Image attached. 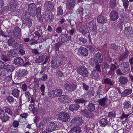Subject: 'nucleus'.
<instances>
[{
    "label": "nucleus",
    "mask_w": 133,
    "mask_h": 133,
    "mask_svg": "<svg viewBox=\"0 0 133 133\" xmlns=\"http://www.w3.org/2000/svg\"><path fill=\"white\" fill-rule=\"evenodd\" d=\"M21 20L24 23V24H26L29 27L32 26V19L29 17V12L27 11H25L22 14Z\"/></svg>",
    "instance_id": "f257e3e1"
},
{
    "label": "nucleus",
    "mask_w": 133,
    "mask_h": 133,
    "mask_svg": "<svg viewBox=\"0 0 133 133\" xmlns=\"http://www.w3.org/2000/svg\"><path fill=\"white\" fill-rule=\"evenodd\" d=\"M62 93V90L59 89H57L49 92L48 94L50 97H57L60 96H61Z\"/></svg>",
    "instance_id": "f03ea898"
},
{
    "label": "nucleus",
    "mask_w": 133,
    "mask_h": 133,
    "mask_svg": "<svg viewBox=\"0 0 133 133\" xmlns=\"http://www.w3.org/2000/svg\"><path fill=\"white\" fill-rule=\"evenodd\" d=\"M71 123L74 124L75 127H79L82 124L83 120L81 117H76L71 120Z\"/></svg>",
    "instance_id": "7ed1b4c3"
},
{
    "label": "nucleus",
    "mask_w": 133,
    "mask_h": 133,
    "mask_svg": "<svg viewBox=\"0 0 133 133\" xmlns=\"http://www.w3.org/2000/svg\"><path fill=\"white\" fill-rule=\"evenodd\" d=\"M77 71L79 75L85 77H87L89 74L87 69L82 66L79 67Z\"/></svg>",
    "instance_id": "20e7f679"
},
{
    "label": "nucleus",
    "mask_w": 133,
    "mask_h": 133,
    "mask_svg": "<svg viewBox=\"0 0 133 133\" xmlns=\"http://www.w3.org/2000/svg\"><path fill=\"white\" fill-rule=\"evenodd\" d=\"M36 6L35 4L33 3L29 4L28 10L30 15L32 16H35L36 15L37 9L36 10Z\"/></svg>",
    "instance_id": "39448f33"
},
{
    "label": "nucleus",
    "mask_w": 133,
    "mask_h": 133,
    "mask_svg": "<svg viewBox=\"0 0 133 133\" xmlns=\"http://www.w3.org/2000/svg\"><path fill=\"white\" fill-rule=\"evenodd\" d=\"M58 118L59 120L65 122L68 121L70 117L68 114L62 111L59 113Z\"/></svg>",
    "instance_id": "423d86ee"
},
{
    "label": "nucleus",
    "mask_w": 133,
    "mask_h": 133,
    "mask_svg": "<svg viewBox=\"0 0 133 133\" xmlns=\"http://www.w3.org/2000/svg\"><path fill=\"white\" fill-rule=\"evenodd\" d=\"M88 26L92 33L93 34H96L97 31V27L95 22L93 21L89 22Z\"/></svg>",
    "instance_id": "0eeeda50"
},
{
    "label": "nucleus",
    "mask_w": 133,
    "mask_h": 133,
    "mask_svg": "<svg viewBox=\"0 0 133 133\" xmlns=\"http://www.w3.org/2000/svg\"><path fill=\"white\" fill-rule=\"evenodd\" d=\"M21 29L18 27L15 28L13 31V35L17 39H20L22 36Z\"/></svg>",
    "instance_id": "6e6552de"
},
{
    "label": "nucleus",
    "mask_w": 133,
    "mask_h": 133,
    "mask_svg": "<svg viewBox=\"0 0 133 133\" xmlns=\"http://www.w3.org/2000/svg\"><path fill=\"white\" fill-rule=\"evenodd\" d=\"M57 126L56 123L53 122H49L48 124V129H47L49 130V131L50 132L56 129L58 130V128Z\"/></svg>",
    "instance_id": "1a4fd4ad"
},
{
    "label": "nucleus",
    "mask_w": 133,
    "mask_h": 133,
    "mask_svg": "<svg viewBox=\"0 0 133 133\" xmlns=\"http://www.w3.org/2000/svg\"><path fill=\"white\" fill-rule=\"evenodd\" d=\"M7 43L9 46H11L15 48H17L19 44V43H18L14 38H12L8 40Z\"/></svg>",
    "instance_id": "9d476101"
},
{
    "label": "nucleus",
    "mask_w": 133,
    "mask_h": 133,
    "mask_svg": "<svg viewBox=\"0 0 133 133\" xmlns=\"http://www.w3.org/2000/svg\"><path fill=\"white\" fill-rule=\"evenodd\" d=\"M121 69L124 72H128L130 71L129 65L127 62H122L121 64Z\"/></svg>",
    "instance_id": "9b49d317"
},
{
    "label": "nucleus",
    "mask_w": 133,
    "mask_h": 133,
    "mask_svg": "<svg viewBox=\"0 0 133 133\" xmlns=\"http://www.w3.org/2000/svg\"><path fill=\"white\" fill-rule=\"evenodd\" d=\"M65 89L67 90L72 91L76 88V86L74 84L66 83L64 85Z\"/></svg>",
    "instance_id": "f8f14e48"
},
{
    "label": "nucleus",
    "mask_w": 133,
    "mask_h": 133,
    "mask_svg": "<svg viewBox=\"0 0 133 133\" xmlns=\"http://www.w3.org/2000/svg\"><path fill=\"white\" fill-rule=\"evenodd\" d=\"M124 33L127 37H129L133 34V29L131 27H126L125 28Z\"/></svg>",
    "instance_id": "ddd939ff"
},
{
    "label": "nucleus",
    "mask_w": 133,
    "mask_h": 133,
    "mask_svg": "<svg viewBox=\"0 0 133 133\" xmlns=\"http://www.w3.org/2000/svg\"><path fill=\"white\" fill-rule=\"evenodd\" d=\"M95 56L94 61L95 63H99L102 62L103 56L101 54L99 53L96 54Z\"/></svg>",
    "instance_id": "4468645a"
},
{
    "label": "nucleus",
    "mask_w": 133,
    "mask_h": 133,
    "mask_svg": "<svg viewBox=\"0 0 133 133\" xmlns=\"http://www.w3.org/2000/svg\"><path fill=\"white\" fill-rule=\"evenodd\" d=\"M58 99L61 102L66 103L68 102L67 100L70 101L71 98L66 95H63L59 96Z\"/></svg>",
    "instance_id": "2eb2a0df"
},
{
    "label": "nucleus",
    "mask_w": 133,
    "mask_h": 133,
    "mask_svg": "<svg viewBox=\"0 0 133 133\" xmlns=\"http://www.w3.org/2000/svg\"><path fill=\"white\" fill-rule=\"evenodd\" d=\"M118 12L115 10H113L111 12L110 14L111 19L113 21L116 20L118 18Z\"/></svg>",
    "instance_id": "dca6fc26"
},
{
    "label": "nucleus",
    "mask_w": 133,
    "mask_h": 133,
    "mask_svg": "<svg viewBox=\"0 0 133 133\" xmlns=\"http://www.w3.org/2000/svg\"><path fill=\"white\" fill-rule=\"evenodd\" d=\"M61 39L62 43H65L71 39V35H68L67 34H63L61 36Z\"/></svg>",
    "instance_id": "f3484780"
},
{
    "label": "nucleus",
    "mask_w": 133,
    "mask_h": 133,
    "mask_svg": "<svg viewBox=\"0 0 133 133\" xmlns=\"http://www.w3.org/2000/svg\"><path fill=\"white\" fill-rule=\"evenodd\" d=\"M75 2L74 0H67L66 8L68 10L72 9L75 5Z\"/></svg>",
    "instance_id": "a211bd4d"
},
{
    "label": "nucleus",
    "mask_w": 133,
    "mask_h": 133,
    "mask_svg": "<svg viewBox=\"0 0 133 133\" xmlns=\"http://www.w3.org/2000/svg\"><path fill=\"white\" fill-rule=\"evenodd\" d=\"M117 68V66L114 64L111 63L110 67V70L108 72L107 75L109 76L114 74L115 70Z\"/></svg>",
    "instance_id": "6ab92c4d"
},
{
    "label": "nucleus",
    "mask_w": 133,
    "mask_h": 133,
    "mask_svg": "<svg viewBox=\"0 0 133 133\" xmlns=\"http://www.w3.org/2000/svg\"><path fill=\"white\" fill-rule=\"evenodd\" d=\"M129 51L128 50H125V51L123 52L119 56L118 58V60L119 61H124L126 59L128 56Z\"/></svg>",
    "instance_id": "aec40b11"
},
{
    "label": "nucleus",
    "mask_w": 133,
    "mask_h": 133,
    "mask_svg": "<svg viewBox=\"0 0 133 133\" xmlns=\"http://www.w3.org/2000/svg\"><path fill=\"white\" fill-rule=\"evenodd\" d=\"M121 20L122 22H124L126 23L129 21V17L127 14L123 13L121 15Z\"/></svg>",
    "instance_id": "412c9836"
},
{
    "label": "nucleus",
    "mask_w": 133,
    "mask_h": 133,
    "mask_svg": "<svg viewBox=\"0 0 133 133\" xmlns=\"http://www.w3.org/2000/svg\"><path fill=\"white\" fill-rule=\"evenodd\" d=\"M24 62L23 59L21 57L16 58L14 60V63L15 64L18 66L23 64Z\"/></svg>",
    "instance_id": "4be33fe9"
},
{
    "label": "nucleus",
    "mask_w": 133,
    "mask_h": 133,
    "mask_svg": "<svg viewBox=\"0 0 133 133\" xmlns=\"http://www.w3.org/2000/svg\"><path fill=\"white\" fill-rule=\"evenodd\" d=\"M97 20L99 23L102 24L106 23L107 21L106 18L102 15H100L97 17Z\"/></svg>",
    "instance_id": "5701e85b"
},
{
    "label": "nucleus",
    "mask_w": 133,
    "mask_h": 133,
    "mask_svg": "<svg viewBox=\"0 0 133 133\" xmlns=\"http://www.w3.org/2000/svg\"><path fill=\"white\" fill-rule=\"evenodd\" d=\"M8 9L9 11L13 12L16 10V6L15 5L14 1L10 2L8 6Z\"/></svg>",
    "instance_id": "b1692460"
},
{
    "label": "nucleus",
    "mask_w": 133,
    "mask_h": 133,
    "mask_svg": "<svg viewBox=\"0 0 133 133\" xmlns=\"http://www.w3.org/2000/svg\"><path fill=\"white\" fill-rule=\"evenodd\" d=\"M91 78L95 80L98 79L99 78V74L95 71L93 70L90 74Z\"/></svg>",
    "instance_id": "393cba45"
},
{
    "label": "nucleus",
    "mask_w": 133,
    "mask_h": 133,
    "mask_svg": "<svg viewBox=\"0 0 133 133\" xmlns=\"http://www.w3.org/2000/svg\"><path fill=\"white\" fill-rule=\"evenodd\" d=\"M108 100L106 97L103 98L98 101L99 105L102 106H104L107 105V101Z\"/></svg>",
    "instance_id": "a878e982"
},
{
    "label": "nucleus",
    "mask_w": 133,
    "mask_h": 133,
    "mask_svg": "<svg viewBox=\"0 0 133 133\" xmlns=\"http://www.w3.org/2000/svg\"><path fill=\"white\" fill-rule=\"evenodd\" d=\"M79 50L80 53L83 56H87L88 54V50L85 48L81 47L79 48Z\"/></svg>",
    "instance_id": "bb28decb"
},
{
    "label": "nucleus",
    "mask_w": 133,
    "mask_h": 133,
    "mask_svg": "<svg viewBox=\"0 0 133 133\" xmlns=\"http://www.w3.org/2000/svg\"><path fill=\"white\" fill-rule=\"evenodd\" d=\"M119 81L122 85H124L127 83L128 80L127 77L121 76L119 78Z\"/></svg>",
    "instance_id": "cd10ccee"
},
{
    "label": "nucleus",
    "mask_w": 133,
    "mask_h": 133,
    "mask_svg": "<svg viewBox=\"0 0 133 133\" xmlns=\"http://www.w3.org/2000/svg\"><path fill=\"white\" fill-rule=\"evenodd\" d=\"M41 10L40 7H38L37 9L36 14H37L38 20H39V21L40 22H41L43 21V19L42 18L41 14Z\"/></svg>",
    "instance_id": "c85d7f7f"
},
{
    "label": "nucleus",
    "mask_w": 133,
    "mask_h": 133,
    "mask_svg": "<svg viewBox=\"0 0 133 133\" xmlns=\"http://www.w3.org/2000/svg\"><path fill=\"white\" fill-rule=\"evenodd\" d=\"M80 106L78 104H76L70 105L69 108L71 111H75L78 110L80 108Z\"/></svg>",
    "instance_id": "c756f323"
},
{
    "label": "nucleus",
    "mask_w": 133,
    "mask_h": 133,
    "mask_svg": "<svg viewBox=\"0 0 133 133\" xmlns=\"http://www.w3.org/2000/svg\"><path fill=\"white\" fill-rule=\"evenodd\" d=\"M20 91L17 89H14L12 91V95L15 97L18 98L19 97Z\"/></svg>",
    "instance_id": "7c9ffc66"
},
{
    "label": "nucleus",
    "mask_w": 133,
    "mask_h": 133,
    "mask_svg": "<svg viewBox=\"0 0 133 133\" xmlns=\"http://www.w3.org/2000/svg\"><path fill=\"white\" fill-rule=\"evenodd\" d=\"M17 55L16 50L14 49H11L9 51L7 55L10 57H16Z\"/></svg>",
    "instance_id": "2f4dec72"
},
{
    "label": "nucleus",
    "mask_w": 133,
    "mask_h": 133,
    "mask_svg": "<svg viewBox=\"0 0 133 133\" xmlns=\"http://www.w3.org/2000/svg\"><path fill=\"white\" fill-rule=\"evenodd\" d=\"M87 108L89 111L93 112L94 111L95 107L94 104L92 103H90L87 105Z\"/></svg>",
    "instance_id": "473e14b6"
},
{
    "label": "nucleus",
    "mask_w": 133,
    "mask_h": 133,
    "mask_svg": "<svg viewBox=\"0 0 133 133\" xmlns=\"http://www.w3.org/2000/svg\"><path fill=\"white\" fill-rule=\"evenodd\" d=\"M81 132V128L80 127H74L70 130L69 133H80Z\"/></svg>",
    "instance_id": "72a5a7b5"
},
{
    "label": "nucleus",
    "mask_w": 133,
    "mask_h": 133,
    "mask_svg": "<svg viewBox=\"0 0 133 133\" xmlns=\"http://www.w3.org/2000/svg\"><path fill=\"white\" fill-rule=\"evenodd\" d=\"M132 92V90L131 89H125L122 93V95L123 96H125L130 94Z\"/></svg>",
    "instance_id": "f704fd0d"
},
{
    "label": "nucleus",
    "mask_w": 133,
    "mask_h": 133,
    "mask_svg": "<svg viewBox=\"0 0 133 133\" xmlns=\"http://www.w3.org/2000/svg\"><path fill=\"white\" fill-rule=\"evenodd\" d=\"M110 67L109 65L106 62L103 63L101 64V68L102 70L105 71L106 73H107V71L106 70L109 69Z\"/></svg>",
    "instance_id": "c9c22d12"
},
{
    "label": "nucleus",
    "mask_w": 133,
    "mask_h": 133,
    "mask_svg": "<svg viewBox=\"0 0 133 133\" xmlns=\"http://www.w3.org/2000/svg\"><path fill=\"white\" fill-rule=\"evenodd\" d=\"M44 6L50 10L54 8L53 4L50 1L46 2L44 4Z\"/></svg>",
    "instance_id": "e433bc0d"
},
{
    "label": "nucleus",
    "mask_w": 133,
    "mask_h": 133,
    "mask_svg": "<svg viewBox=\"0 0 133 133\" xmlns=\"http://www.w3.org/2000/svg\"><path fill=\"white\" fill-rule=\"evenodd\" d=\"M45 58V56L44 55L40 56L36 58L35 61V62L38 64L41 63L44 60Z\"/></svg>",
    "instance_id": "4c0bfd02"
},
{
    "label": "nucleus",
    "mask_w": 133,
    "mask_h": 133,
    "mask_svg": "<svg viewBox=\"0 0 133 133\" xmlns=\"http://www.w3.org/2000/svg\"><path fill=\"white\" fill-rule=\"evenodd\" d=\"M75 102L77 104L81 103L84 104L87 102V101L83 98H80L78 99H75Z\"/></svg>",
    "instance_id": "58836bf2"
},
{
    "label": "nucleus",
    "mask_w": 133,
    "mask_h": 133,
    "mask_svg": "<svg viewBox=\"0 0 133 133\" xmlns=\"http://www.w3.org/2000/svg\"><path fill=\"white\" fill-rule=\"evenodd\" d=\"M79 32L85 35L87 32L86 30L85 27V26H81L79 29Z\"/></svg>",
    "instance_id": "ea45409f"
},
{
    "label": "nucleus",
    "mask_w": 133,
    "mask_h": 133,
    "mask_svg": "<svg viewBox=\"0 0 133 133\" xmlns=\"http://www.w3.org/2000/svg\"><path fill=\"white\" fill-rule=\"evenodd\" d=\"M6 70L7 72H12L14 69L15 68L14 66L10 65H7L5 66Z\"/></svg>",
    "instance_id": "a19ab883"
},
{
    "label": "nucleus",
    "mask_w": 133,
    "mask_h": 133,
    "mask_svg": "<svg viewBox=\"0 0 133 133\" xmlns=\"http://www.w3.org/2000/svg\"><path fill=\"white\" fill-rule=\"evenodd\" d=\"M83 8L80 6L76 11V13L77 15H79L81 16V15H83Z\"/></svg>",
    "instance_id": "79ce46f5"
},
{
    "label": "nucleus",
    "mask_w": 133,
    "mask_h": 133,
    "mask_svg": "<svg viewBox=\"0 0 133 133\" xmlns=\"http://www.w3.org/2000/svg\"><path fill=\"white\" fill-rule=\"evenodd\" d=\"M56 61V63L57 64V65L59 67L62 64L63 62V59L62 57H59L54 59Z\"/></svg>",
    "instance_id": "37998d69"
},
{
    "label": "nucleus",
    "mask_w": 133,
    "mask_h": 133,
    "mask_svg": "<svg viewBox=\"0 0 133 133\" xmlns=\"http://www.w3.org/2000/svg\"><path fill=\"white\" fill-rule=\"evenodd\" d=\"M8 73L5 68L0 69V76H3L6 75Z\"/></svg>",
    "instance_id": "c03bdc74"
},
{
    "label": "nucleus",
    "mask_w": 133,
    "mask_h": 133,
    "mask_svg": "<svg viewBox=\"0 0 133 133\" xmlns=\"http://www.w3.org/2000/svg\"><path fill=\"white\" fill-rule=\"evenodd\" d=\"M19 75L21 76H25L27 74V72L25 69L19 71Z\"/></svg>",
    "instance_id": "a18cd8bd"
},
{
    "label": "nucleus",
    "mask_w": 133,
    "mask_h": 133,
    "mask_svg": "<svg viewBox=\"0 0 133 133\" xmlns=\"http://www.w3.org/2000/svg\"><path fill=\"white\" fill-rule=\"evenodd\" d=\"M10 117L7 115L4 114L3 117L1 118L3 122H5L8 121Z\"/></svg>",
    "instance_id": "49530a36"
},
{
    "label": "nucleus",
    "mask_w": 133,
    "mask_h": 133,
    "mask_svg": "<svg viewBox=\"0 0 133 133\" xmlns=\"http://www.w3.org/2000/svg\"><path fill=\"white\" fill-rule=\"evenodd\" d=\"M107 121L105 118H102L101 119L100 123L102 126H105L107 123Z\"/></svg>",
    "instance_id": "de8ad7c7"
},
{
    "label": "nucleus",
    "mask_w": 133,
    "mask_h": 133,
    "mask_svg": "<svg viewBox=\"0 0 133 133\" xmlns=\"http://www.w3.org/2000/svg\"><path fill=\"white\" fill-rule=\"evenodd\" d=\"M62 43L60 42H59L56 43L55 45V51H58L59 50V48L60 46L62 45Z\"/></svg>",
    "instance_id": "09e8293b"
},
{
    "label": "nucleus",
    "mask_w": 133,
    "mask_h": 133,
    "mask_svg": "<svg viewBox=\"0 0 133 133\" xmlns=\"http://www.w3.org/2000/svg\"><path fill=\"white\" fill-rule=\"evenodd\" d=\"M1 60L4 61L5 62L9 61L10 58L7 56L1 55Z\"/></svg>",
    "instance_id": "8fccbe9b"
},
{
    "label": "nucleus",
    "mask_w": 133,
    "mask_h": 133,
    "mask_svg": "<svg viewBox=\"0 0 133 133\" xmlns=\"http://www.w3.org/2000/svg\"><path fill=\"white\" fill-rule=\"evenodd\" d=\"M57 14L58 15H62L63 14V10L61 6L58 7L57 9Z\"/></svg>",
    "instance_id": "3c124183"
},
{
    "label": "nucleus",
    "mask_w": 133,
    "mask_h": 133,
    "mask_svg": "<svg viewBox=\"0 0 133 133\" xmlns=\"http://www.w3.org/2000/svg\"><path fill=\"white\" fill-rule=\"evenodd\" d=\"M116 0H110L109 2L110 6L111 8L113 9L116 5Z\"/></svg>",
    "instance_id": "603ef678"
},
{
    "label": "nucleus",
    "mask_w": 133,
    "mask_h": 133,
    "mask_svg": "<svg viewBox=\"0 0 133 133\" xmlns=\"http://www.w3.org/2000/svg\"><path fill=\"white\" fill-rule=\"evenodd\" d=\"M57 64L56 63V61L54 59L51 62V66L52 68H56L59 67Z\"/></svg>",
    "instance_id": "864d4df0"
},
{
    "label": "nucleus",
    "mask_w": 133,
    "mask_h": 133,
    "mask_svg": "<svg viewBox=\"0 0 133 133\" xmlns=\"http://www.w3.org/2000/svg\"><path fill=\"white\" fill-rule=\"evenodd\" d=\"M6 98L7 101L9 103H12L14 101V98L12 96L8 95L6 96Z\"/></svg>",
    "instance_id": "5fc2aeb1"
},
{
    "label": "nucleus",
    "mask_w": 133,
    "mask_h": 133,
    "mask_svg": "<svg viewBox=\"0 0 133 133\" xmlns=\"http://www.w3.org/2000/svg\"><path fill=\"white\" fill-rule=\"evenodd\" d=\"M129 115V114H125L123 112L122 115L120 116V118L122 120L125 119L126 120L127 117Z\"/></svg>",
    "instance_id": "6e6d98bb"
},
{
    "label": "nucleus",
    "mask_w": 133,
    "mask_h": 133,
    "mask_svg": "<svg viewBox=\"0 0 133 133\" xmlns=\"http://www.w3.org/2000/svg\"><path fill=\"white\" fill-rule=\"evenodd\" d=\"M124 108L127 109L130 108L131 106L130 102L129 101H125L124 103Z\"/></svg>",
    "instance_id": "4d7b16f0"
},
{
    "label": "nucleus",
    "mask_w": 133,
    "mask_h": 133,
    "mask_svg": "<svg viewBox=\"0 0 133 133\" xmlns=\"http://www.w3.org/2000/svg\"><path fill=\"white\" fill-rule=\"evenodd\" d=\"M104 82L105 83L110 84L111 86L113 85L114 84L113 82L111 81V80L110 79L108 78L104 79Z\"/></svg>",
    "instance_id": "13d9d810"
},
{
    "label": "nucleus",
    "mask_w": 133,
    "mask_h": 133,
    "mask_svg": "<svg viewBox=\"0 0 133 133\" xmlns=\"http://www.w3.org/2000/svg\"><path fill=\"white\" fill-rule=\"evenodd\" d=\"M94 90L93 88H92L90 89L87 92V94L89 96H91L94 95Z\"/></svg>",
    "instance_id": "bf43d9fd"
},
{
    "label": "nucleus",
    "mask_w": 133,
    "mask_h": 133,
    "mask_svg": "<svg viewBox=\"0 0 133 133\" xmlns=\"http://www.w3.org/2000/svg\"><path fill=\"white\" fill-rule=\"evenodd\" d=\"M123 5L125 9H126L128 6L129 1L128 0H123Z\"/></svg>",
    "instance_id": "052dcab7"
},
{
    "label": "nucleus",
    "mask_w": 133,
    "mask_h": 133,
    "mask_svg": "<svg viewBox=\"0 0 133 133\" xmlns=\"http://www.w3.org/2000/svg\"><path fill=\"white\" fill-rule=\"evenodd\" d=\"M5 111L6 112L9 114L12 115V112L11 109L7 107H5Z\"/></svg>",
    "instance_id": "680f3d73"
},
{
    "label": "nucleus",
    "mask_w": 133,
    "mask_h": 133,
    "mask_svg": "<svg viewBox=\"0 0 133 133\" xmlns=\"http://www.w3.org/2000/svg\"><path fill=\"white\" fill-rule=\"evenodd\" d=\"M50 14L49 12L45 11L44 12L43 15V17L46 20L48 18L47 17H48V16H49Z\"/></svg>",
    "instance_id": "e2e57ef3"
},
{
    "label": "nucleus",
    "mask_w": 133,
    "mask_h": 133,
    "mask_svg": "<svg viewBox=\"0 0 133 133\" xmlns=\"http://www.w3.org/2000/svg\"><path fill=\"white\" fill-rule=\"evenodd\" d=\"M116 115V113L115 112L112 111L109 112L108 115L110 117H115Z\"/></svg>",
    "instance_id": "0e129e2a"
},
{
    "label": "nucleus",
    "mask_w": 133,
    "mask_h": 133,
    "mask_svg": "<svg viewBox=\"0 0 133 133\" xmlns=\"http://www.w3.org/2000/svg\"><path fill=\"white\" fill-rule=\"evenodd\" d=\"M47 17L48 18L46 20L50 22H51L52 19L54 18V16L53 15L51 14H50L49 16H48V17Z\"/></svg>",
    "instance_id": "69168bd1"
},
{
    "label": "nucleus",
    "mask_w": 133,
    "mask_h": 133,
    "mask_svg": "<svg viewBox=\"0 0 133 133\" xmlns=\"http://www.w3.org/2000/svg\"><path fill=\"white\" fill-rule=\"evenodd\" d=\"M111 49L114 50L115 51H117L118 49V47L114 44H112L111 45Z\"/></svg>",
    "instance_id": "338daca9"
},
{
    "label": "nucleus",
    "mask_w": 133,
    "mask_h": 133,
    "mask_svg": "<svg viewBox=\"0 0 133 133\" xmlns=\"http://www.w3.org/2000/svg\"><path fill=\"white\" fill-rule=\"evenodd\" d=\"M56 74L59 77H62L63 75V74L61 71L59 70H57L56 72Z\"/></svg>",
    "instance_id": "774afa93"
}]
</instances>
